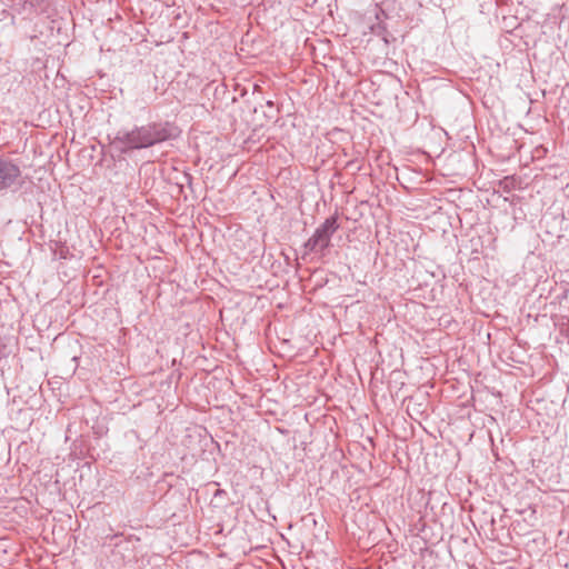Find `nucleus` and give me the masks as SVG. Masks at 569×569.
Segmentation results:
<instances>
[{
    "label": "nucleus",
    "instance_id": "nucleus-2",
    "mask_svg": "<svg viewBox=\"0 0 569 569\" xmlns=\"http://www.w3.org/2000/svg\"><path fill=\"white\" fill-rule=\"evenodd\" d=\"M339 228L337 217H329L320 224L305 247L311 252H320L330 246L331 237Z\"/></svg>",
    "mask_w": 569,
    "mask_h": 569
},
{
    "label": "nucleus",
    "instance_id": "nucleus-3",
    "mask_svg": "<svg viewBox=\"0 0 569 569\" xmlns=\"http://www.w3.org/2000/svg\"><path fill=\"white\" fill-rule=\"evenodd\" d=\"M20 168L10 160H0V191L19 183Z\"/></svg>",
    "mask_w": 569,
    "mask_h": 569
},
{
    "label": "nucleus",
    "instance_id": "nucleus-1",
    "mask_svg": "<svg viewBox=\"0 0 569 569\" xmlns=\"http://www.w3.org/2000/svg\"><path fill=\"white\" fill-rule=\"evenodd\" d=\"M174 131L169 123H150L127 132L121 141L132 149L148 148L173 138Z\"/></svg>",
    "mask_w": 569,
    "mask_h": 569
}]
</instances>
